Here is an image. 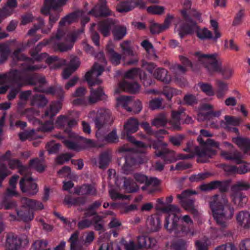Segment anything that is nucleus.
Here are the masks:
<instances>
[{"mask_svg":"<svg viewBox=\"0 0 250 250\" xmlns=\"http://www.w3.org/2000/svg\"><path fill=\"white\" fill-rule=\"evenodd\" d=\"M11 53L9 47L5 44H0V64L4 63Z\"/></svg>","mask_w":250,"mask_h":250,"instance_id":"nucleus-46","label":"nucleus"},{"mask_svg":"<svg viewBox=\"0 0 250 250\" xmlns=\"http://www.w3.org/2000/svg\"><path fill=\"white\" fill-rule=\"evenodd\" d=\"M90 13L96 17H107L112 15L113 12L107 5L106 0H99L90 11Z\"/></svg>","mask_w":250,"mask_h":250,"instance_id":"nucleus-18","label":"nucleus"},{"mask_svg":"<svg viewBox=\"0 0 250 250\" xmlns=\"http://www.w3.org/2000/svg\"><path fill=\"white\" fill-rule=\"evenodd\" d=\"M226 122H222L221 125L223 124L226 125L227 126L229 125H233L234 126L238 125L240 124V119L234 117L226 115L225 117Z\"/></svg>","mask_w":250,"mask_h":250,"instance_id":"nucleus-61","label":"nucleus"},{"mask_svg":"<svg viewBox=\"0 0 250 250\" xmlns=\"http://www.w3.org/2000/svg\"><path fill=\"white\" fill-rule=\"evenodd\" d=\"M123 186L125 190L128 193L135 192L138 190L139 188L133 179L126 177L124 178Z\"/></svg>","mask_w":250,"mask_h":250,"instance_id":"nucleus-42","label":"nucleus"},{"mask_svg":"<svg viewBox=\"0 0 250 250\" xmlns=\"http://www.w3.org/2000/svg\"><path fill=\"white\" fill-rule=\"evenodd\" d=\"M67 40H69L68 42L59 43L57 46L58 50L61 52L67 51L70 50L74 45V43L76 41V37L75 35L69 34L67 35Z\"/></svg>","mask_w":250,"mask_h":250,"instance_id":"nucleus-38","label":"nucleus"},{"mask_svg":"<svg viewBox=\"0 0 250 250\" xmlns=\"http://www.w3.org/2000/svg\"><path fill=\"white\" fill-rule=\"evenodd\" d=\"M197 141L201 147L196 146L194 148V153L198 156V162L206 163L207 159L212 158L217 153V151L214 148H218L219 144L212 139H208L204 141L201 136L197 138Z\"/></svg>","mask_w":250,"mask_h":250,"instance_id":"nucleus-5","label":"nucleus"},{"mask_svg":"<svg viewBox=\"0 0 250 250\" xmlns=\"http://www.w3.org/2000/svg\"><path fill=\"white\" fill-rule=\"evenodd\" d=\"M167 70L163 68H156L153 74L154 77L166 83H169L171 81V77L167 74Z\"/></svg>","mask_w":250,"mask_h":250,"instance_id":"nucleus-34","label":"nucleus"},{"mask_svg":"<svg viewBox=\"0 0 250 250\" xmlns=\"http://www.w3.org/2000/svg\"><path fill=\"white\" fill-rule=\"evenodd\" d=\"M103 218L100 215H97L92 218V224H93L96 230L104 231V225L102 224Z\"/></svg>","mask_w":250,"mask_h":250,"instance_id":"nucleus-52","label":"nucleus"},{"mask_svg":"<svg viewBox=\"0 0 250 250\" xmlns=\"http://www.w3.org/2000/svg\"><path fill=\"white\" fill-rule=\"evenodd\" d=\"M112 33L115 41H120L126 35L127 29L125 25H114L112 30Z\"/></svg>","mask_w":250,"mask_h":250,"instance_id":"nucleus-35","label":"nucleus"},{"mask_svg":"<svg viewBox=\"0 0 250 250\" xmlns=\"http://www.w3.org/2000/svg\"><path fill=\"white\" fill-rule=\"evenodd\" d=\"M188 242L183 239H179L172 245L173 250H187Z\"/></svg>","mask_w":250,"mask_h":250,"instance_id":"nucleus-54","label":"nucleus"},{"mask_svg":"<svg viewBox=\"0 0 250 250\" xmlns=\"http://www.w3.org/2000/svg\"><path fill=\"white\" fill-rule=\"evenodd\" d=\"M111 157L107 151L101 153L99 156V167L101 169H105L109 165Z\"/></svg>","mask_w":250,"mask_h":250,"instance_id":"nucleus-45","label":"nucleus"},{"mask_svg":"<svg viewBox=\"0 0 250 250\" xmlns=\"http://www.w3.org/2000/svg\"><path fill=\"white\" fill-rule=\"evenodd\" d=\"M48 245V242L46 240H37L33 243L32 248L34 250H43L47 248Z\"/></svg>","mask_w":250,"mask_h":250,"instance_id":"nucleus-56","label":"nucleus"},{"mask_svg":"<svg viewBox=\"0 0 250 250\" xmlns=\"http://www.w3.org/2000/svg\"><path fill=\"white\" fill-rule=\"evenodd\" d=\"M48 101L45 97L40 94H35L33 95L31 101L32 105L38 107H43L46 105Z\"/></svg>","mask_w":250,"mask_h":250,"instance_id":"nucleus-43","label":"nucleus"},{"mask_svg":"<svg viewBox=\"0 0 250 250\" xmlns=\"http://www.w3.org/2000/svg\"><path fill=\"white\" fill-rule=\"evenodd\" d=\"M131 97L127 96H120L117 98V100L119 104L122 105L123 107L129 112L133 111L134 113H139L142 109V105L139 101H137L135 103V107L132 108L128 106L131 104Z\"/></svg>","mask_w":250,"mask_h":250,"instance_id":"nucleus-19","label":"nucleus"},{"mask_svg":"<svg viewBox=\"0 0 250 250\" xmlns=\"http://www.w3.org/2000/svg\"><path fill=\"white\" fill-rule=\"evenodd\" d=\"M119 138L116 129H113L103 138V142L107 144H114L118 142Z\"/></svg>","mask_w":250,"mask_h":250,"instance_id":"nucleus-48","label":"nucleus"},{"mask_svg":"<svg viewBox=\"0 0 250 250\" xmlns=\"http://www.w3.org/2000/svg\"><path fill=\"white\" fill-rule=\"evenodd\" d=\"M165 30L162 24L157 23H153L150 26V31L152 34H158Z\"/></svg>","mask_w":250,"mask_h":250,"instance_id":"nucleus-64","label":"nucleus"},{"mask_svg":"<svg viewBox=\"0 0 250 250\" xmlns=\"http://www.w3.org/2000/svg\"><path fill=\"white\" fill-rule=\"evenodd\" d=\"M186 21V23L180 26L179 35L181 38L186 34H192L195 30L198 29L196 22L192 19Z\"/></svg>","mask_w":250,"mask_h":250,"instance_id":"nucleus-26","label":"nucleus"},{"mask_svg":"<svg viewBox=\"0 0 250 250\" xmlns=\"http://www.w3.org/2000/svg\"><path fill=\"white\" fill-rule=\"evenodd\" d=\"M115 24V20L108 18L98 22V29L104 37H108L110 35L111 27H113Z\"/></svg>","mask_w":250,"mask_h":250,"instance_id":"nucleus-23","label":"nucleus"},{"mask_svg":"<svg viewBox=\"0 0 250 250\" xmlns=\"http://www.w3.org/2000/svg\"><path fill=\"white\" fill-rule=\"evenodd\" d=\"M86 201L85 197L81 196L78 197H72L71 196L65 197L64 202L65 204L70 206H81L83 205Z\"/></svg>","mask_w":250,"mask_h":250,"instance_id":"nucleus-41","label":"nucleus"},{"mask_svg":"<svg viewBox=\"0 0 250 250\" xmlns=\"http://www.w3.org/2000/svg\"><path fill=\"white\" fill-rule=\"evenodd\" d=\"M74 193L78 195L96 196L97 194V191L93 185L87 184L76 187Z\"/></svg>","mask_w":250,"mask_h":250,"instance_id":"nucleus-24","label":"nucleus"},{"mask_svg":"<svg viewBox=\"0 0 250 250\" xmlns=\"http://www.w3.org/2000/svg\"><path fill=\"white\" fill-rule=\"evenodd\" d=\"M78 18L77 13L73 12L67 15L66 16L62 18L59 22V28L58 29L56 34L54 36H52L49 40L43 41L39 42L34 48L38 52H40L42 46H45L51 43L55 39L60 40L62 39L65 34V33L61 27L65 25L66 23L70 24Z\"/></svg>","mask_w":250,"mask_h":250,"instance_id":"nucleus-7","label":"nucleus"},{"mask_svg":"<svg viewBox=\"0 0 250 250\" xmlns=\"http://www.w3.org/2000/svg\"><path fill=\"white\" fill-rule=\"evenodd\" d=\"M125 78L134 79L139 78L145 86H148L154 83V80L147 74L139 68H132L127 71Z\"/></svg>","mask_w":250,"mask_h":250,"instance_id":"nucleus-14","label":"nucleus"},{"mask_svg":"<svg viewBox=\"0 0 250 250\" xmlns=\"http://www.w3.org/2000/svg\"><path fill=\"white\" fill-rule=\"evenodd\" d=\"M44 85H40L38 87H35L34 90L36 92H41L48 94L57 95L61 97L63 93V90L61 86H50L46 89L43 87Z\"/></svg>","mask_w":250,"mask_h":250,"instance_id":"nucleus-28","label":"nucleus"},{"mask_svg":"<svg viewBox=\"0 0 250 250\" xmlns=\"http://www.w3.org/2000/svg\"><path fill=\"white\" fill-rule=\"evenodd\" d=\"M8 165L11 169L18 168L19 172L23 176L25 174H30L29 168L26 166L22 165L21 162L18 159L9 160Z\"/></svg>","mask_w":250,"mask_h":250,"instance_id":"nucleus-32","label":"nucleus"},{"mask_svg":"<svg viewBox=\"0 0 250 250\" xmlns=\"http://www.w3.org/2000/svg\"><path fill=\"white\" fill-rule=\"evenodd\" d=\"M120 47L124 55L128 57H133V58L129 60L127 64L128 65L136 64L138 62L137 53L134 51V47L131 45L130 41H124L120 44Z\"/></svg>","mask_w":250,"mask_h":250,"instance_id":"nucleus-17","label":"nucleus"},{"mask_svg":"<svg viewBox=\"0 0 250 250\" xmlns=\"http://www.w3.org/2000/svg\"><path fill=\"white\" fill-rule=\"evenodd\" d=\"M72 157L73 155L70 153L61 154L56 158L55 161L57 164L62 165L65 162L68 161Z\"/></svg>","mask_w":250,"mask_h":250,"instance_id":"nucleus-62","label":"nucleus"},{"mask_svg":"<svg viewBox=\"0 0 250 250\" xmlns=\"http://www.w3.org/2000/svg\"><path fill=\"white\" fill-rule=\"evenodd\" d=\"M79 59L76 57L72 58L70 61L68 66L64 69L62 71L63 79H67L72 73L79 67Z\"/></svg>","mask_w":250,"mask_h":250,"instance_id":"nucleus-29","label":"nucleus"},{"mask_svg":"<svg viewBox=\"0 0 250 250\" xmlns=\"http://www.w3.org/2000/svg\"><path fill=\"white\" fill-rule=\"evenodd\" d=\"M183 112V111H172L171 112V120L170 121L171 124L173 128L176 130H180L181 129V115Z\"/></svg>","mask_w":250,"mask_h":250,"instance_id":"nucleus-40","label":"nucleus"},{"mask_svg":"<svg viewBox=\"0 0 250 250\" xmlns=\"http://www.w3.org/2000/svg\"><path fill=\"white\" fill-rule=\"evenodd\" d=\"M139 127V123L137 119L130 118L127 120L124 125V129L125 131L127 138L130 136L129 134L136 132Z\"/></svg>","mask_w":250,"mask_h":250,"instance_id":"nucleus-36","label":"nucleus"},{"mask_svg":"<svg viewBox=\"0 0 250 250\" xmlns=\"http://www.w3.org/2000/svg\"><path fill=\"white\" fill-rule=\"evenodd\" d=\"M217 86L216 96L218 99H222L224 97L228 90V84L219 80L216 81Z\"/></svg>","mask_w":250,"mask_h":250,"instance_id":"nucleus-44","label":"nucleus"},{"mask_svg":"<svg viewBox=\"0 0 250 250\" xmlns=\"http://www.w3.org/2000/svg\"><path fill=\"white\" fill-rule=\"evenodd\" d=\"M104 71V67L95 62L92 69L86 73L84 76L85 80L89 87H92L96 85H99L102 83V81L97 77L100 76Z\"/></svg>","mask_w":250,"mask_h":250,"instance_id":"nucleus-12","label":"nucleus"},{"mask_svg":"<svg viewBox=\"0 0 250 250\" xmlns=\"http://www.w3.org/2000/svg\"><path fill=\"white\" fill-rule=\"evenodd\" d=\"M183 102L184 104L187 105H194L197 104L198 100L195 95L188 94L184 96Z\"/></svg>","mask_w":250,"mask_h":250,"instance_id":"nucleus-58","label":"nucleus"},{"mask_svg":"<svg viewBox=\"0 0 250 250\" xmlns=\"http://www.w3.org/2000/svg\"><path fill=\"white\" fill-rule=\"evenodd\" d=\"M61 146L60 144L52 141L48 143L46 145L45 147L49 154H54L59 152Z\"/></svg>","mask_w":250,"mask_h":250,"instance_id":"nucleus-57","label":"nucleus"},{"mask_svg":"<svg viewBox=\"0 0 250 250\" xmlns=\"http://www.w3.org/2000/svg\"><path fill=\"white\" fill-rule=\"evenodd\" d=\"M134 151V148L130 147L128 144H125L119 148V152L120 153H129L125 157V162L122 168L123 172L125 174H128L129 173L132 166L136 163V159L132 154Z\"/></svg>","mask_w":250,"mask_h":250,"instance_id":"nucleus-13","label":"nucleus"},{"mask_svg":"<svg viewBox=\"0 0 250 250\" xmlns=\"http://www.w3.org/2000/svg\"><path fill=\"white\" fill-rule=\"evenodd\" d=\"M164 7L160 5L150 6L147 8L148 13L155 15L162 14L164 12Z\"/></svg>","mask_w":250,"mask_h":250,"instance_id":"nucleus-60","label":"nucleus"},{"mask_svg":"<svg viewBox=\"0 0 250 250\" xmlns=\"http://www.w3.org/2000/svg\"><path fill=\"white\" fill-rule=\"evenodd\" d=\"M211 175V173L208 172L199 173L198 174H193L189 177V180L191 182H198L209 177Z\"/></svg>","mask_w":250,"mask_h":250,"instance_id":"nucleus-53","label":"nucleus"},{"mask_svg":"<svg viewBox=\"0 0 250 250\" xmlns=\"http://www.w3.org/2000/svg\"><path fill=\"white\" fill-rule=\"evenodd\" d=\"M67 0H45V6L43 7L41 12L45 15H50V10H58L66 4Z\"/></svg>","mask_w":250,"mask_h":250,"instance_id":"nucleus-21","label":"nucleus"},{"mask_svg":"<svg viewBox=\"0 0 250 250\" xmlns=\"http://www.w3.org/2000/svg\"><path fill=\"white\" fill-rule=\"evenodd\" d=\"M195 55L199 62L205 64L211 74L215 72H219L225 79H228L232 76V69L229 66L222 67L221 62L216 58V54H205L197 52Z\"/></svg>","mask_w":250,"mask_h":250,"instance_id":"nucleus-2","label":"nucleus"},{"mask_svg":"<svg viewBox=\"0 0 250 250\" xmlns=\"http://www.w3.org/2000/svg\"><path fill=\"white\" fill-rule=\"evenodd\" d=\"M22 243V239L16 235L9 234L7 236L5 250H18L20 249Z\"/></svg>","mask_w":250,"mask_h":250,"instance_id":"nucleus-25","label":"nucleus"},{"mask_svg":"<svg viewBox=\"0 0 250 250\" xmlns=\"http://www.w3.org/2000/svg\"><path fill=\"white\" fill-rule=\"evenodd\" d=\"M196 194L197 192L195 190L187 189L183 191L181 194L177 195V197L180 200L182 207L195 217L199 215L198 210L195 208V200L188 198V197Z\"/></svg>","mask_w":250,"mask_h":250,"instance_id":"nucleus-11","label":"nucleus"},{"mask_svg":"<svg viewBox=\"0 0 250 250\" xmlns=\"http://www.w3.org/2000/svg\"><path fill=\"white\" fill-rule=\"evenodd\" d=\"M224 147L230 149L229 151L223 150L221 152V156L227 160L235 161L237 164L242 163V155L240 152L234 148V146L228 142L222 143Z\"/></svg>","mask_w":250,"mask_h":250,"instance_id":"nucleus-16","label":"nucleus"},{"mask_svg":"<svg viewBox=\"0 0 250 250\" xmlns=\"http://www.w3.org/2000/svg\"><path fill=\"white\" fill-rule=\"evenodd\" d=\"M9 78L11 83L20 88L26 84L39 86L44 85L46 83L45 78L37 73L28 75L23 77L21 72L17 69L12 70L9 72Z\"/></svg>","mask_w":250,"mask_h":250,"instance_id":"nucleus-3","label":"nucleus"},{"mask_svg":"<svg viewBox=\"0 0 250 250\" xmlns=\"http://www.w3.org/2000/svg\"><path fill=\"white\" fill-rule=\"evenodd\" d=\"M197 37L201 40H205L212 39L213 38L212 33L207 28H204L202 29H198L196 31Z\"/></svg>","mask_w":250,"mask_h":250,"instance_id":"nucleus-47","label":"nucleus"},{"mask_svg":"<svg viewBox=\"0 0 250 250\" xmlns=\"http://www.w3.org/2000/svg\"><path fill=\"white\" fill-rule=\"evenodd\" d=\"M133 8L134 6L128 1L121 2L117 6V10L120 13L127 12Z\"/></svg>","mask_w":250,"mask_h":250,"instance_id":"nucleus-49","label":"nucleus"},{"mask_svg":"<svg viewBox=\"0 0 250 250\" xmlns=\"http://www.w3.org/2000/svg\"><path fill=\"white\" fill-rule=\"evenodd\" d=\"M172 201V196L167 197L166 202L168 205L160 208L164 212L168 213L165 217L164 227L170 233H173L177 237L186 236L190 232V229L189 227L180 223V217L176 214L179 212L180 209L177 206L169 204Z\"/></svg>","mask_w":250,"mask_h":250,"instance_id":"nucleus-1","label":"nucleus"},{"mask_svg":"<svg viewBox=\"0 0 250 250\" xmlns=\"http://www.w3.org/2000/svg\"><path fill=\"white\" fill-rule=\"evenodd\" d=\"M22 204L20 209H16L18 220L28 222L34 217V210H41L43 208L42 203L33 199L22 197L21 199Z\"/></svg>","mask_w":250,"mask_h":250,"instance_id":"nucleus-4","label":"nucleus"},{"mask_svg":"<svg viewBox=\"0 0 250 250\" xmlns=\"http://www.w3.org/2000/svg\"><path fill=\"white\" fill-rule=\"evenodd\" d=\"M233 142L238 146L245 154L250 155V140L247 138L237 137L232 139Z\"/></svg>","mask_w":250,"mask_h":250,"instance_id":"nucleus-30","label":"nucleus"},{"mask_svg":"<svg viewBox=\"0 0 250 250\" xmlns=\"http://www.w3.org/2000/svg\"><path fill=\"white\" fill-rule=\"evenodd\" d=\"M62 108V104L60 101L52 102L49 106V108L46 110L44 114L45 117H48L50 119L53 118Z\"/></svg>","mask_w":250,"mask_h":250,"instance_id":"nucleus-37","label":"nucleus"},{"mask_svg":"<svg viewBox=\"0 0 250 250\" xmlns=\"http://www.w3.org/2000/svg\"><path fill=\"white\" fill-rule=\"evenodd\" d=\"M199 86L201 90L207 95L209 96H213L215 94L212 86L208 83H199Z\"/></svg>","mask_w":250,"mask_h":250,"instance_id":"nucleus-50","label":"nucleus"},{"mask_svg":"<svg viewBox=\"0 0 250 250\" xmlns=\"http://www.w3.org/2000/svg\"><path fill=\"white\" fill-rule=\"evenodd\" d=\"M119 87L123 90L131 93H136L140 89L139 84L137 82L133 81H124L119 83Z\"/></svg>","mask_w":250,"mask_h":250,"instance_id":"nucleus-31","label":"nucleus"},{"mask_svg":"<svg viewBox=\"0 0 250 250\" xmlns=\"http://www.w3.org/2000/svg\"><path fill=\"white\" fill-rule=\"evenodd\" d=\"M8 175V169L6 165L3 163L0 162V187L4 179Z\"/></svg>","mask_w":250,"mask_h":250,"instance_id":"nucleus-63","label":"nucleus"},{"mask_svg":"<svg viewBox=\"0 0 250 250\" xmlns=\"http://www.w3.org/2000/svg\"><path fill=\"white\" fill-rule=\"evenodd\" d=\"M31 173L23 175L20 181V187L22 192L26 193L29 195H34L38 192V187L37 184L33 182V179L31 176Z\"/></svg>","mask_w":250,"mask_h":250,"instance_id":"nucleus-15","label":"nucleus"},{"mask_svg":"<svg viewBox=\"0 0 250 250\" xmlns=\"http://www.w3.org/2000/svg\"><path fill=\"white\" fill-rule=\"evenodd\" d=\"M167 122V118L165 114L162 113L154 118L152 122V125L157 127L165 126Z\"/></svg>","mask_w":250,"mask_h":250,"instance_id":"nucleus-51","label":"nucleus"},{"mask_svg":"<svg viewBox=\"0 0 250 250\" xmlns=\"http://www.w3.org/2000/svg\"><path fill=\"white\" fill-rule=\"evenodd\" d=\"M111 115V113L110 110L104 108H101L97 111L94 110L90 111L89 117L92 118L96 127L100 129L105 125H109L112 123Z\"/></svg>","mask_w":250,"mask_h":250,"instance_id":"nucleus-10","label":"nucleus"},{"mask_svg":"<svg viewBox=\"0 0 250 250\" xmlns=\"http://www.w3.org/2000/svg\"><path fill=\"white\" fill-rule=\"evenodd\" d=\"M209 206L217 224L222 228L226 227V221L232 216L233 209L217 201L210 202Z\"/></svg>","mask_w":250,"mask_h":250,"instance_id":"nucleus-6","label":"nucleus"},{"mask_svg":"<svg viewBox=\"0 0 250 250\" xmlns=\"http://www.w3.org/2000/svg\"><path fill=\"white\" fill-rule=\"evenodd\" d=\"M236 220L245 229L250 228V214L247 211H241L236 215Z\"/></svg>","mask_w":250,"mask_h":250,"instance_id":"nucleus-33","label":"nucleus"},{"mask_svg":"<svg viewBox=\"0 0 250 250\" xmlns=\"http://www.w3.org/2000/svg\"><path fill=\"white\" fill-rule=\"evenodd\" d=\"M90 87V95L88 98H80L74 99L73 101V104L75 105H87L96 103L99 101L105 100L106 96L103 91L101 86H99L97 88L94 89Z\"/></svg>","mask_w":250,"mask_h":250,"instance_id":"nucleus-8","label":"nucleus"},{"mask_svg":"<svg viewBox=\"0 0 250 250\" xmlns=\"http://www.w3.org/2000/svg\"><path fill=\"white\" fill-rule=\"evenodd\" d=\"M146 226L150 231H157L161 228V222L160 217L157 214H153L146 220Z\"/></svg>","mask_w":250,"mask_h":250,"instance_id":"nucleus-27","label":"nucleus"},{"mask_svg":"<svg viewBox=\"0 0 250 250\" xmlns=\"http://www.w3.org/2000/svg\"><path fill=\"white\" fill-rule=\"evenodd\" d=\"M27 167L30 170V168H32L40 173L43 172L45 170L44 160L38 158L31 159L29 162V166Z\"/></svg>","mask_w":250,"mask_h":250,"instance_id":"nucleus-39","label":"nucleus"},{"mask_svg":"<svg viewBox=\"0 0 250 250\" xmlns=\"http://www.w3.org/2000/svg\"><path fill=\"white\" fill-rule=\"evenodd\" d=\"M107 57L110 62L114 65L117 66L120 64L122 55L115 51L114 45L111 42L107 43L105 49Z\"/></svg>","mask_w":250,"mask_h":250,"instance_id":"nucleus-22","label":"nucleus"},{"mask_svg":"<svg viewBox=\"0 0 250 250\" xmlns=\"http://www.w3.org/2000/svg\"><path fill=\"white\" fill-rule=\"evenodd\" d=\"M77 124V122L75 119L69 120L68 118L67 125L64 129V131L68 134V136L71 138H76V134L71 131V128L74 127Z\"/></svg>","mask_w":250,"mask_h":250,"instance_id":"nucleus-55","label":"nucleus"},{"mask_svg":"<svg viewBox=\"0 0 250 250\" xmlns=\"http://www.w3.org/2000/svg\"><path fill=\"white\" fill-rule=\"evenodd\" d=\"M240 164L239 167L236 166V174H244L250 171V167L249 164L243 161Z\"/></svg>","mask_w":250,"mask_h":250,"instance_id":"nucleus-59","label":"nucleus"},{"mask_svg":"<svg viewBox=\"0 0 250 250\" xmlns=\"http://www.w3.org/2000/svg\"><path fill=\"white\" fill-rule=\"evenodd\" d=\"M250 188V184L243 182H237L232 185L231 190L233 192L232 195V201L235 205L240 207H243L247 202V196L240 191L247 190Z\"/></svg>","mask_w":250,"mask_h":250,"instance_id":"nucleus-9","label":"nucleus"},{"mask_svg":"<svg viewBox=\"0 0 250 250\" xmlns=\"http://www.w3.org/2000/svg\"><path fill=\"white\" fill-rule=\"evenodd\" d=\"M167 144L162 143H157L153 145V148L155 149V154L159 157H161L164 161L165 164L171 163L173 159L168 158V156L171 152L167 149L166 146Z\"/></svg>","mask_w":250,"mask_h":250,"instance_id":"nucleus-20","label":"nucleus"}]
</instances>
